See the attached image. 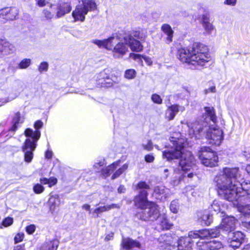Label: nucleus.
Segmentation results:
<instances>
[{
	"instance_id": "f704fd0d",
	"label": "nucleus",
	"mask_w": 250,
	"mask_h": 250,
	"mask_svg": "<svg viewBox=\"0 0 250 250\" xmlns=\"http://www.w3.org/2000/svg\"><path fill=\"white\" fill-rule=\"evenodd\" d=\"M129 57L132 58L135 61H141L142 62V59H143L146 62L148 65H151L152 64V61L151 59L148 57L145 56H142L140 54H136L134 53H130Z\"/></svg>"
},
{
	"instance_id": "20e7f679",
	"label": "nucleus",
	"mask_w": 250,
	"mask_h": 250,
	"mask_svg": "<svg viewBox=\"0 0 250 250\" xmlns=\"http://www.w3.org/2000/svg\"><path fill=\"white\" fill-rule=\"evenodd\" d=\"M149 186L145 182H140L137 185V189H142L137 196L134 202L135 206L143 209L137 212L136 217L144 221L156 220L160 216V212L158 206L154 203L148 202L147 199V192L146 189H149Z\"/></svg>"
},
{
	"instance_id": "4468645a",
	"label": "nucleus",
	"mask_w": 250,
	"mask_h": 250,
	"mask_svg": "<svg viewBox=\"0 0 250 250\" xmlns=\"http://www.w3.org/2000/svg\"><path fill=\"white\" fill-rule=\"evenodd\" d=\"M18 13V9L16 7H5L0 10V17L6 20H13Z\"/></svg>"
},
{
	"instance_id": "8fccbe9b",
	"label": "nucleus",
	"mask_w": 250,
	"mask_h": 250,
	"mask_svg": "<svg viewBox=\"0 0 250 250\" xmlns=\"http://www.w3.org/2000/svg\"><path fill=\"white\" fill-rule=\"evenodd\" d=\"M24 234L23 233H18L14 238V240L16 243H19L22 241L24 238Z\"/></svg>"
},
{
	"instance_id": "0eeeda50",
	"label": "nucleus",
	"mask_w": 250,
	"mask_h": 250,
	"mask_svg": "<svg viewBox=\"0 0 250 250\" xmlns=\"http://www.w3.org/2000/svg\"><path fill=\"white\" fill-rule=\"evenodd\" d=\"M79 4L77 5L72 15L75 21L83 22L89 12H92L97 9V4L94 0H78Z\"/></svg>"
},
{
	"instance_id": "a211bd4d",
	"label": "nucleus",
	"mask_w": 250,
	"mask_h": 250,
	"mask_svg": "<svg viewBox=\"0 0 250 250\" xmlns=\"http://www.w3.org/2000/svg\"><path fill=\"white\" fill-rule=\"evenodd\" d=\"M192 239L189 236V233L188 236L181 237L178 240L177 239L176 243H177V250H189L191 249L192 243L193 242Z\"/></svg>"
},
{
	"instance_id": "de8ad7c7",
	"label": "nucleus",
	"mask_w": 250,
	"mask_h": 250,
	"mask_svg": "<svg viewBox=\"0 0 250 250\" xmlns=\"http://www.w3.org/2000/svg\"><path fill=\"white\" fill-rule=\"evenodd\" d=\"M43 13L45 18L47 20L51 19L54 17L53 13L46 9L43 10Z\"/></svg>"
},
{
	"instance_id": "412c9836",
	"label": "nucleus",
	"mask_w": 250,
	"mask_h": 250,
	"mask_svg": "<svg viewBox=\"0 0 250 250\" xmlns=\"http://www.w3.org/2000/svg\"><path fill=\"white\" fill-rule=\"evenodd\" d=\"M140 243L130 238H123L121 243V247L125 250H129L134 248H140Z\"/></svg>"
},
{
	"instance_id": "9b49d317",
	"label": "nucleus",
	"mask_w": 250,
	"mask_h": 250,
	"mask_svg": "<svg viewBox=\"0 0 250 250\" xmlns=\"http://www.w3.org/2000/svg\"><path fill=\"white\" fill-rule=\"evenodd\" d=\"M109 70L105 69L96 75L95 79L99 85L106 87L112 85L111 80L109 77Z\"/></svg>"
},
{
	"instance_id": "6e6d98bb",
	"label": "nucleus",
	"mask_w": 250,
	"mask_h": 250,
	"mask_svg": "<svg viewBox=\"0 0 250 250\" xmlns=\"http://www.w3.org/2000/svg\"><path fill=\"white\" fill-rule=\"evenodd\" d=\"M237 0H224V3L226 5L234 6L236 4Z\"/></svg>"
},
{
	"instance_id": "b1692460",
	"label": "nucleus",
	"mask_w": 250,
	"mask_h": 250,
	"mask_svg": "<svg viewBox=\"0 0 250 250\" xmlns=\"http://www.w3.org/2000/svg\"><path fill=\"white\" fill-rule=\"evenodd\" d=\"M120 206L118 204H112L109 205L99 207L94 209L93 213L96 214L95 217H98L99 214L107 211L111 209L115 208H119Z\"/></svg>"
},
{
	"instance_id": "f8f14e48",
	"label": "nucleus",
	"mask_w": 250,
	"mask_h": 250,
	"mask_svg": "<svg viewBox=\"0 0 250 250\" xmlns=\"http://www.w3.org/2000/svg\"><path fill=\"white\" fill-rule=\"evenodd\" d=\"M244 235L240 231L229 232L228 242L231 248H239L244 239Z\"/></svg>"
},
{
	"instance_id": "e433bc0d",
	"label": "nucleus",
	"mask_w": 250,
	"mask_h": 250,
	"mask_svg": "<svg viewBox=\"0 0 250 250\" xmlns=\"http://www.w3.org/2000/svg\"><path fill=\"white\" fill-rule=\"evenodd\" d=\"M128 168V164H124L121 167L118 168L116 170L115 172L113 173V175L111 176V179L112 180L115 179L119 177L125 170Z\"/></svg>"
},
{
	"instance_id": "680f3d73",
	"label": "nucleus",
	"mask_w": 250,
	"mask_h": 250,
	"mask_svg": "<svg viewBox=\"0 0 250 250\" xmlns=\"http://www.w3.org/2000/svg\"><path fill=\"white\" fill-rule=\"evenodd\" d=\"M82 208L87 211H88L89 213L91 212L90 206L88 204H84L82 206Z\"/></svg>"
},
{
	"instance_id": "09e8293b",
	"label": "nucleus",
	"mask_w": 250,
	"mask_h": 250,
	"mask_svg": "<svg viewBox=\"0 0 250 250\" xmlns=\"http://www.w3.org/2000/svg\"><path fill=\"white\" fill-rule=\"evenodd\" d=\"M13 222V219L11 217H7L5 218L2 222V225L4 227H8L12 224Z\"/></svg>"
},
{
	"instance_id": "a19ab883",
	"label": "nucleus",
	"mask_w": 250,
	"mask_h": 250,
	"mask_svg": "<svg viewBox=\"0 0 250 250\" xmlns=\"http://www.w3.org/2000/svg\"><path fill=\"white\" fill-rule=\"evenodd\" d=\"M169 208L171 212L177 213L179 209V204L177 201H172L170 203Z\"/></svg>"
},
{
	"instance_id": "0e129e2a",
	"label": "nucleus",
	"mask_w": 250,
	"mask_h": 250,
	"mask_svg": "<svg viewBox=\"0 0 250 250\" xmlns=\"http://www.w3.org/2000/svg\"><path fill=\"white\" fill-rule=\"evenodd\" d=\"M53 155V153L51 151L48 150L45 153V157L48 159H50Z\"/></svg>"
},
{
	"instance_id": "9d476101",
	"label": "nucleus",
	"mask_w": 250,
	"mask_h": 250,
	"mask_svg": "<svg viewBox=\"0 0 250 250\" xmlns=\"http://www.w3.org/2000/svg\"><path fill=\"white\" fill-rule=\"evenodd\" d=\"M36 147V144L30 138H27L25 140L22 149L24 153V161L26 162L30 163L31 162L33 157V151Z\"/></svg>"
},
{
	"instance_id": "c756f323",
	"label": "nucleus",
	"mask_w": 250,
	"mask_h": 250,
	"mask_svg": "<svg viewBox=\"0 0 250 250\" xmlns=\"http://www.w3.org/2000/svg\"><path fill=\"white\" fill-rule=\"evenodd\" d=\"M119 165V162H115L108 166L102 171V175L105 178L109 176L117 168Z\"/></svg>"
},
{
	"instance_id": "774afa93",
	"label": "nucleus",
	"mask_w": 250,
	"mask_h": 250,
	"mask_svg": "<svg viewBox=\"0 0 250 250\" xmlns=\"http://www.w3.org/2000/svg\"><path fill=\"white\" fill-rule=\"evenodd\" d=\"M125 188L123 186H120L118 188V191L119 193H123L125 191Z\"/></svg>"
},
{
	"instance_id": "c9c22d12",
	"label": "nucleus",
	"mask_w": 250,
	"mask_h": 250,
	"mask_svg": "<svg viewBox=\"0 0 250 250\" xmlns=\"http://www.w3.org/2000/svg\"><path fill=\"white\" fill-rule=\"evenodd\" d=\"M24 121V119L21 116V114L19 112H17L15 113L13 118V125L12 126L11 129L12 131H15L18 128V124L22 123Z\"/></svg>"
},
{
	"instance_id": "052dcab7",
	"label": "nucleus",
	"mask_w": 250,
	"mask_h": 250,
	"mask_svg": "<svg viewBox=\"0 0 250 250\" xmlns=\"http://www.w3.org/2000/svg\"><path fill=\"white\" fill-rule=\"evenodd\" d=\"M114 233L113 232H111L109 234H107L105 237V241H109L111 240L113 238Z\"/></svg>"
},
{
	"instance_id": "58836bf2",
	"label": "nucleus",
	"mask_w": 250,
	"mask_h": 250,
	"mask_svg": "<svg viewBox=\"0 0 250 250\" xmlns=\"http://www.w3.org/2000/svg\"><path fill=\"white\" fill-rule=\"evenodd\" d=\"M31 63V60L30 59H24L21 60L19 64V67L20 69H26Z\"/></svg>"
},
{
	"instance_id": "79ce46f5",
	"label": "nucleus",
	"mask_w": 250,
	"mask_h": 250,
	"mask_svg": "<svg viewBox=\"0 0 250 250\" xmlns=\"http://www.w3.org/2000/svg\"><path fill=\"white\" fill-rule=\"evenodd\" d=\"M219 227L218 228L209 229V238H214L217 237L219 234Z\"/></svg>"
},
{
	"instance_id": "1a4fd4ad",
	"label": "nucleus",
	"mask_w": 250,
	"mask_h": 250,
	"mask_svg": "<svg viewBox=\"0 0 250 250\" xmlns=\"http://www.w3.org/2000/svg\"><path fill=\"white\" fill-rule=\"evenodd\" d=\"M157 241L158 246L162 249L172 250L175 247L177 238L171 233L164 234L159 236Z\"/></svg>"
},
{
	"instance_id": "39448f33",
	"label": "nucleus",
	"mask_w": 250,
	"mask_h": 250,
	"mask_svg": "<svg viewBox=\"0 0 250 250\" xmlns=\"http://www.w3.org/2000/svg\"><path fill=\"white\" fill-rule=\"evenodd\" d=\"M178 58L183 62L195 67L204 66L210 60L207 47L200 42H194L178 51Z\"/></svg>"
},
{
	"instance_id": "e2e57ef3",
	"label": "nucleus",
	"mask_w": 250,
	"mask_h": 250,
	"mask_svg": "<svg viewBox=\"0 0 250 250\" xmlns=\"http://www.w3.org/2000/svg\"><path fill=\"white\" fill-rule=\"evenodd\" d=\"M13 88H17L18 90H20L21 89V84L19 83H18V82L15 83L13 84Z\"/></svg>"
},
{
	"instance_id": "a18cd8bd",
	"label": "nucleus",
	"mask_w": 250,
	"mask_h": 250,
	"mask_svg": "<svg viewBox=\"0 0 250 250\" xmlns=\"http://www.w3.org/2000/svg\"><path fill=\"white\" fill-rule=\"evenodd\" d=\"M48 68V63L47 62H43L41 63L40 64L38 70L42 73L43 71H47Z\"/></svg>"
},
{
	"instance_id": "4c0bfd02",
	"label": "nucleus",
	"mask_w": 250,
	"mask_h": 250,
	"mask_svg": "<svg viewBox=\"0 0 250 250\" xmlns=\"http://www.w3.org/2000/svg\"><path fill=\"white\" fill-rule=\"evenodd\" d=\"M136 71L133 69H129L126 70L124 74L125 78L131 80L134 79L136 76Z\"/></svg>"
},
{
	"instance_id": "bf43d9fd",
	"label": "nucleus",
	"mask_w": 250,
	"mask_h": 250,
	"mask_svg": "<svg viewBox=\"0 0 250 250\" xmlns=\"http://www.w3.org/2000/svg\"><path fill=\"white\" fill-rule=\"evenodd\" d=\"M215 92V86H211L208 89L205 90V93L206 94H207V93H208L209 92L214 93Z\"/></svg>"
},
{
	"instance_id": "5fc2aeb1",
	"label": "nucleus",
	"mask_w": 250,
	"mask_h": 250,
	"mask_svg": "<svg viewBox=\"0 0 250 250\" xmlns=\"http://www.w3.org/2000/svg\"><path fill=\"white\" fill-rule=\"evenodd\" d=\"M57 182V179L54 177H51L48 179V184L49 187H51L53 186L56 185Z\"/></svg>"
},
{
	"instance_id": "a878e982",
	"label": "nucleus",
	"mask_w": 250,
	"mask_h": 250,
	"mask_svg": "<svg viewBox=\"0 0 250 250\" xmlns=\"http://www.w3.org/2000/svg\"><path fill=\"white\" fill-rule=\"evenodd\" d=\"M161 30L167 36L166 40L168 43L172 41L173 31L171 27L168 24H164L161 26Z\"/></svg>"
},
{
	"instance_id": "c03bdc74",
	"label": "nucleus",
	"mask_w": 250,
	"mask_h": 250,
	"mask_svg": "<svg viewBox=\"0 0 250 250\" xmlns=\"http://www.w3.org/2000/svg\"><path fill=\"white\" fill-rule=\"evenodd\" d=\"M152 101L155 104H161L162 103V99L160 96L157 94H152L151 97Z\"/></svg>"
},
{
	"instance_id": "2eb2a0df",
	"label": "nucleus",
	"mask_w": 250,
	"mask_h": 250,
	"mask_svg": "<svg viewBox=\"0 0 250 250\" xmlns=\"http://www.w3.org/2000/svg\"><path fill=\"white\" fill-rule=\"evenodd\" d=\"M237 220L233 216H228L223 219L219 228L221 229L229 231L234 230L235 229Z\"/></svg>"
},
{
	"instance_id": "37998d69",
	"label": "nucleus",
	"mask_w": 250,
	"mask_h": 250,
	"mask_svg": "<svg viewBox=\"0 0 250 250\" xmlns=\"http://www.w3.org/2000/svg\"><path fill=\"white\" fill-rule=\"evenodd\" d=\"M44 189L43 187L40 184H36L33 187V190L36 194L42 193Z\"/></svg>"
},
{
	"instance_id": "4be33fe9",
	"label": "nucleus",
	"mask_w": 250,
	"mask_h": 250,
	"mask_svg": "<svg viewBox=\"0 0 250 250\" xmlns=\"http://www.w3.org/2000/svg\"><path fill=\"white\" fill-rule=\"evenodd\" d=\"M154 191L157 195V198L162 201L166 200L170 194L169 189L162 185L155 187Z\"/></svg>"
},
{
	"instance_id": "69168bd1",
	"label": "nucleus",
	"mask_w": 250,
	"mask_h": 250,
	"mask_svg": "<svg viewBox=\"0 0 250 250\" xmlns=\"http://www.w3.org/2000/svg\"><path fill=\"white\" fill-rule=\"evenodd\" d=\"M40 182L42 184H48V179L46 178H42L40 179Z\"/></svg>"
},
{
	"instance_id": "f03ea898",
	"label": "nucleus",
	"mask_w": 250,
	"mask_h": 250,
	"mask_svg": "<svg viewBox=\"0 0 250 250\" xmlns=\"http://www.w3.org/2000/svg\"><path fill=\"white\" fill-rule=\"evenodd\" d=\"M169 141L172 144L170 148L163 151V157L167 161L177 159L180 157L179 166L174 169V173L181 175L183 177L192 178L197 169L195 159L190 151H185L187 145V139L179 132H173Z\"/></svg>"
},
{
	"instance_id": "f257e3e1",
	"label": "nucleus",
	"mask_w": 250,
	"mask_h": 250,
	"mask_svg": "<svg viewBox=\"0 0 250 250\" xmlns=\"http://www.w3.org/2000/svg\"><path fill=\"white\" fill-rule=\"evenodd\" d=\"M240 174L238 167H225L214 178L220 196L233 203L238 211L244 216H249L250 210L248 205L241 201V191L238 190V179Z\"/></svg>"
},
{
	"instance_id": "c85d7f7f",
	"label": "nucleus",
	"mask_w": 250,
	"mask_h": 250,
	"mask_svg": "<svg viewBox=\"0 0 250 250\" xmlns=\"http://www.w3.org/2000/svg\"><path fill=\"white\" fill-rule=\"evenodd\" d=\"M159 217V224L161 229H169L172 227V224L169 222L165 214L160 215Z\"/></svg>"
},
{
	"instance_id": "6e6552de",
	"label": "nucleus",
	"mask_w": 250,
	"mask_h": 250,
	"mask_svg": "<svg viewBox=\"0 0 250 250\" xmlns=\"http://www.w3.org/2000/svg\"><path fill=\"white\" fill-rule=\"evenodd\" d=\"M198 155L202 164L206 167H213L217 165L218 156L209 147H202Z\"/></svg>"
},
{
	"instance_id": "5701e85b",
	"label": "nucleus",
	"mask_w": 250,
	"mask_h": 250,
	"mask_svg": "<svg viewBox=\"0 0 250 250\" xmlns=\"http://www.w3.org/2000/svg\"><path fill=\"white\" fill-rule=\"evenodd\" d=\"M180 110L181 111H184L185 107L180 106L177 104H173L169 106L166 113L167 118L169 120H173Z\"/></svg>"
},
{
	"instance_id": "49530a36",
	"label": "nucleus",
	"mask_w": 250,
	"mask_h": 250,
	"mask_svg": "<svg viewBox=\"0 0 250 250\" xmlns=\"http://www.w3.org/2000/svg\"><path fill=\"white\" fill-rule=\"evenodd\" d=\"M143 148L147 151H150L153 149V146L152 142L151 140H148L146 144H143L142 145Z\"/></svg>"
},
{
	"instance_id": "f3484780",
	"label": "nucleus",
	"mask_w": 250,
	"mask_h": 250,
	"mask_svg": "<svg viewBox=\"0 0 250 250\" xmlns=\"http://www.w3.org/2000/svg\"><path fill=\"white\" fill-rule=\"evenodd\" d=\"M124 41L132 51L140 52L143 50V45L140 42L133 38L131 35H125Z\"/></svg>"
},
{
	"instance_id": "7c9ffc66",
	"label": "nucleus",
	"mask_w": 250,
	"mask_h": 250,
	"mask_svg": "<svg viewBox=\"0 0 250 250\" xmlns=\"http://www.w3.org/2000/svg\"><path fill=\"white\" fill-rule=\"evenodd\" d=\"M205 113L214 124H216L217 122V118L216 116L215 111L213 107L209 106L204 108Z\"/></svg>"
},
{
	"instance_id": "cd10ccee",
	"label": "nucleus",
	"mask_w": 250,
	"mask_h": 250,
	"mask_svg": "<svg viewBox=\"0 0 250 250\" xmlns=\"http://www.w3.org/2000/svg\"><path fill=\"white\" fill-rule=\"evenodd\" d=\"M200 220L206 225H209L212 221V216L210 215L208 211L205 210L201 212L198 214Z\"/></svg>"
},
{
	"instance_id": "473e14b6",
	"label": "nucleus",
	"mask_w": 250,
	"mask_h": 250,
	"mask_svg": "<svg viewBox=\"0 0 250 250\" xmlns=\"http://www.w3.org/2000/svg\"><path fill=\"white\" fill-rule=\"evenodd\" d=\"M202 25L206 32L208 34H210L214 28L212 24L208 21V18L207 16L203 15L202 17Z\"/></svg>"
},
{
	"instance_id": "aec40b11",
	"label": "nucleus",
	"mask_w": 250,
	"mask_h": 250,
	"mask_svg": "<svg viewBox=\"0 0 250 250\" xmlns=\"http://www.w3.org/2000/svg\"><path fill=\"white\" fill-rule=\"evenodd\" d=\"M15 51V46L4 40H0V56L11 54Z\"/></svg>"
},
{
	"instance_id": "72a5a7b5",
	"label": "nucleus",
	"mask_w": 250,
	"mask_h": 250,
	"mask_svg": "<svg viewBox=\"0 0 250 250\" xmlns=\"http://www.w3.org/2000/svg\"><path fill=\"white\" fill-rule=\"evenodd\" d=\"M59 242L56 240H53L44 243L41 248V250H57Z\"/></svg>"
},
{
	"instance_id": "bb28decb",
	"label": "nucleus",
	"mask_w": 250,
	"mask_h": 250,
	"mask_svg": "<svg viewBox=\"0 0 250 250\" xmlns=\"http://www.w3.org/2000/svg\"><path fill=\"white\" fill-rule=\"evenodd\" d=\"M209 229H205L194 232L190 231L189 236L191 237H193L194 239L200 238L203 239L209 238Z\"/></svg>"
},
{
	"instance_id": "ea45409f",
	"label": "nucleus",
	"mask_w": 250,
	"mask_h": 250,
	"mask_svg": "<svg viewBox=\"0 0 250 250\" xmlns=\"http://www.w3.org/2000/svg\"><path fill=\"white\" fill-rule=\"evenodd\" d=\"M210 209L213 210L217 213L221 211L222 209L220 202L218 201L214 200L211 205Z\"/></svg>"
},
{
	"instance_id": "3c124183",
	"label": "nucleus",
	"mask_w": 250,
	"mask_h": 250,
	"mask_svg": "<svg viewBox=\"0 0 250 250\" xmlns=\"http://www.w3.org/2000/svg\"><path fill=\"white\" fill-rule=\"evenodd\" d=\"M36 227L34 225H30L26 227V232L29 234H32L35 230Z\"/></svg>"
},
{
	"instance_id": "4d7b16f0",
	"label": "nucleus",
	"mask_w": 250,
	"mask_h": 250,
	"mask_svg": "<svg viewBox=\"0 0 250 250\" xmlns=\"http://www.w3.org/2000/svg\"><path fill=\"white\" fill-rule=\"evenodd\" d=\"M42 125H43V123L40 120H38V121H36L34 124V127L36 129L42 128Z\"/></svg>"
},
{
	"instance_id": "393cba45",
	"label": "nucleus",
	"mask_w": 250,
	"mask_h": 250,
	"mask_svg": "<svg viewBox=\"0 0 250 250\" xmlns=\"http://www.w3.org/2000/svg\"><path fill=\"white\" fill-rule=\"evenodd\" d=\"M60 199L58 195L55 194L50 196L48 201V203L50 211L52 213L55 211L57 207H58L60 206Z\"/></svg>"
},
{
	"instance_id": "6ab92c4d",
	"label": "nucleus",
	"mask_w": 250,
	"mask_h": 250,
	"mask_svg": "<svg viewBox=\"0 0 250 250\" xmlns=\"http://www.w3.org/2000/svg\"><path fill=\"white\" fill-rule=\"evenodd\" d=\"M71 10V0H62L58 5L56 16L57 18H61L69 13Z\"/></svg>"
},
{
	"instance_id": "864d4df0",
	"label": "nucleus",
	"mask_w": 250,
	"mask_h": 250,
	"mask_svg": "<svg viewBox=\"0 0 250 250\" xmlns=\"http://www.w3.org/2000/svg\"><path fill=\"white\" fill-rule=\"evenodd\" d=\"M145 160L147 163H152L154 160V157L152 154H147L145 156Z\"/></svg>"
},
{
	"instance_id": "7ed1b4c3",
	"label": "nucleus",
	"mask_w": 250,
	"mask_h": 250,
	"mask_svg": "<svg viewBox=\"0 0 250 250\" xmlns=\"http://www.w3.org/2000/svg\"><path fill=\"white\" fill-rule=\"evenodd\" d=\"M188 134L191 138L200 139L204 136L208 143L212 145L219 146L224 139L223 130L216 124L209 125L208 120H196L187 123Z\"/></svg>"
},
{
	"instance_id": "dca6fc26",
	"label": "nucleus",
	"mask_w": 250,
	"mask_h": 250,
	"mask_svg": "<svg viewBox=\"0 0 250 250\" xmlns=\"http://www.w3.org/2000/svg\"><path fill=\"white\" fill-rule=\"evenodd\" d=\"M197 246L202 250H218L223 249L222 244L219 241L213 240L209 242H197Z\"/></svg>"
},
{
	"instance_id": "ddd939ff",
	"label": "nucleus",
	"mask_w": 250,
	"mask_h": 250,
	"mask_svg": "<svg viewBox=\"0 0 250 250\" xmlns=\"http://www.w3.org/2000/svg\"><path fill=\"white\" fill-rule=\"evenodd\" d=\"M241 186V188L238 187V190L241 191L240 193L241 195V201H246L250 199V191L249 188H250V182H243L240 183L238 182V185ZM249 205V208H250V204ZM249 215L248 216L250 218V210H248Z\"/></svg>"
},
{
	"instance_id": "338daca9",
	"label": "nucleus",
	"mask_w": 250,
	"mask_h": 250,
	"mask_svg": "<svg viewBox=\"0 0 250 250\" xmlns=\"http://www.w3.org/2000/svg\"><path fill=\"white\" fill-rule=\"evenodd\" d=\"M104 165V162L102 161H100L98 163H95L94 165V167L97 168H99L100 167L103 166Z\"/></svg>"
},
{
	"instance_id": "603ef678",
	"label": "nucleus",
	"mask_w": 250,
	"mask_h": 250,
	"mask_svg": "<svg viewBox=\"0 0 250 250\" xmlns=\"http://www.w3.org/2000/svg\"><path fill=\"white\" fill-rule=\"evenodd\" d=\"M37 5L40 7H43L49 3L47 0H36Z\"/></svg>"
},
{
	"instance_id": "2f4dec72",
	"label": "nucleus",
	"mask_w": 250,
	"mask_h": 250,
	"mask_svg": "<svg viewBox=\"0 0 250 250\" xmlns=\"http://www.w3.org/2000/svg\"><path fill=\"white\" fill-rule=\"evenodd\" d=\"M24 134L26 137H31L32 139H30L33 141L35 144L36 141L38 140L41 136V132L40 131L36 130L33 132V130L30 128L26 129L24 131Z\"/></svg>"
},
{
	"instance_id": "423d86ee",
	"label": "nucleus",
	"mask_w": 250,
	"mask_h": 250,
	"mask_svg": "<svg viewBox=\"0 0 250 250\" xmlns=\"http://www.w3.org/2000/svg\"><path fill=\"white\" fill-rule=\"evenodd\" d=\"M92 42L100 48H104L111 50L114 53L123 56L128 51L125 42L120 41L118 36H112L103 40H93Z\"/></svg>"
},
{
	"instance_id": "13d9d810",
	"label": "nucleus",
	"mask_w": 250,
	"mask_h": 250,
	"mask_svg": "<svg viewBox=\"0 0 250 250\" xmlns=\"http://www.w3.org/2000/svg\"><path fill=\"white\" fill-rule=\"evenodd\" d=\"M129 35H131L133 38H136L139 39H141L143 38V37L142 35H140V33L138 31H135L133 32L132 34H130Z\"/></svg>"
}]
</instances>
